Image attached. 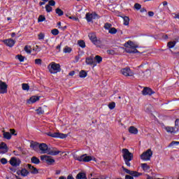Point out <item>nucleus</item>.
Instances as JSON below:
<instances>
[{
  "label": "nucleus",
  "mask_w": 179,
  "mask_h": 179,
  "mask_svg": "<svg viewBox=\"0 0 179 179\" xmlns=\"http://www.w3.org/2000/svg\"><path fill=\"white\" fill-rule=\"evenodd\" d=\"M45 8L48 13H50V12H52V7H51V6L47 4Z\"/></svg>",
  "instance_id": "nucleus-40"
},
{
  "label": "nucleus",
  "mask_w": 179,
  "mask_h": 179,
  "mask_svg": "<svg viewBox=\"0 0 179 179\" xmlns=\"http://www.w3.org/2000/svg\"><path fill=\"white\" fill-rule=\"evenodd\" d=\"M125 179H134V177H132L129 175H126L125 176Z\"/></svg>",
  "instance_id": "nucleus-61"
},
{
  "label": "nucleus",
  "mask_w": 179,
  "mask_h": 179,
  "mask_svg": "<svg viewBox=\"0 0 179 179\" xmlns=\"http://www.w3.org/2000/svg\"><path fill=\"white\" fill-rule=\"evenodd\" d=\"M175 40L176 41H170L168 43L167 46L169 47V48H173L176 45V44H177L179 40V38H175Z\"/></svg>",
  "instance_id": "nucleus-26"
},
{
  "label": "nucleus",
  "mask_w": 179,
  "mask_h": 179,
  "mask_svg": "<svg viewBox=\"0 0 179 179\" xmlns=\"http://www.w3.org/2000/svg\"><path fill=\"white\" fill-rule=\"evenodd\" d=\"M78 45L81 48H86V43L83 40H79L78 41Z\"/></svg>",
  "instance_id": "nucleus-31"
},
{
  "label": "nucleus",
  "mask_w": 179,
  "mask_h": 179,
  "mask_svg": "<svg viewBox=\"0 0 179 179\" xmlns=\"http://www.w3.org/2000/svg\"><path fill=\"white\" fill-rule=\"evenodd\" d=\"M174 127L178 131V129H179V119L176 120Z\"/></svg>",
  "instance_id": "nucleus-50"
},
{
  "label": "nucleus",
  "mask_w": 179,
  "mask_h": 179,
  "mask_svg": "<svg viewBox=\"0 0 179 179\" xmlns=\"http://www.w3.org/2000/svg\"><path fill=\"white\" fill-rule=\"evenodd\" d=\"M38 146V143L34 141L31 142L30 148H31V149H33L34 150H37Z\"/></svg>",
  "instance_id": "nucleus-30"
},
{
  "label": "nucleus",
  "mask_w": 179,
  "mask_h": 179,
  "mask_svg": "<svg viewBox=\"0 0 179 179\" xmlns=\"http://www.w3.org/2000/svg\"><path fill=\"white\" fill-rule=\"evenodd\" d=\"M141 167L144 171L149 170L150 169V166H149L148 164H142Z\"/></svg>",
  "instance_id": "nucleus-41"
},
{
  "label": "nucleus",
  "mask_w": 179,
  "mask_h": 179,
  "mask_svg": "<svg viewBox=\"0 0 179 179\" xmlns=\"http://www.w3.org/2000/svg\"><path fill=\"white\" fill-rule=\"evenodd\" d=\"M94 59L96 60L95 62H97V64H101V62H103V57L99 55H96L94 58Z\"/></svg>",
  "instance_id": "nucleus-33"
},
{
  "label": "nucleus",
  "mask_w": 179,
  "mask_h": 179,
  "mask_svg": "<svg viewBox=\"0 0 179 179\" xmlns=\"http://www.w3.org/2000/svg\"><path fill=\"white\" fill-rule=\"evenodd\" d=\"M93 19H99V15L96 13H92Z\"/></svg>",
  "instance_id": "nucleus-59"
},
{
  "label": "nucleus",
  "mask_w": 179,
  "mask_h": 179,
  "mask_svg": "<svg viewBox=\"0 0 179 179\" xmlns=\"http://www.w3.org/2000/svg\"><path fill=\"white\" fill-rule=\"evenodd\" d=\"M108 107H109L110 110H114V108H115V102H112V103H109Z\"/></svg>",
  "instance_id": "nucleus-48"
},
{
  "label": "nucleus",
  "mask_w": 179,
  "mask_h": 179,
  "mask_svg": "<svg viewBox=\"0 0 179 179\" xmlns=\"http://www.w3.org/2000/svg\"><path fill=\"white\" fill-rule=\"evenodd\" d=\"M75 160H78V162H87L92 161V156H87V155L84 154L81 156L74 155L73 156Z\"/></svg>",
  "instance_id": "nucleus-6"
},
{
  "label": "nucleus",
  "mask_w": 179,
  "mask_h": 179,
  "mask_svg": "<svg viewBox=\"0 0 179 179\" xmlns=\"http://www.w3.org/2000/svg\"><path fill=\"white\" fill-rule=\"evenodd\" d=\"M41 160H42V162H45L48 164H52V163H55V159H53L52 157L48 155H41Z\"/></svg>",
  "instance_id": "nucleus-11"
},
{
  "label": "nucleus",
  "mask_w": 179,
  "mask_h": 179,
  "mask_svg": "<svg viewBox=\"0 0 179 179\" xmlns=\"http://www.w3.org/2000/svg\"><path fill=\"white\" fill-rule=\"evenodd\" d=\"M144 111L145 113H153V111H155V108L152 104L148 103L144 106Z\"/></svg>",
  "instance_id": "nucleus-21"
},
{
  "label": "nucleus",
  "mask_w": 179,
  "mask_h": 179,
  "mask_svg": "<svg viewBox=\"0 0 179 179\" xmlns=\"http://www.w3.org/2000/svg\"><path fill=\"white\" fill-rule=\"evenodd\" d=\"M129 132L133 135H138V129L134 126H131L129 128Z\"/></svg>",
  "instance_id": "nucleus-25"
},
{
  "label": "nucleus",
  "mask_w": 179,
  "mask_h": 179,
  "mask_svg": "<svg viewBox=\"0 0 179 179\" xmlns=\"http://www.w3.org/2000/svg\"><path fill=\"white\" fill-rule=\"evenodd\" d=\"M44 20H45V16L41 15H39L38 18V22L40 23L41 22H44Z\"/></svg>",
  "instance_id": "nucleus-45"
},
{
  "label": "nucleus",
  "mask_w": 179,
  "mask_h": 179,
  "mask_svg": "<svg viewBox=\"0 0 179 179\" xmlns=\"http://www.w3.org/2000/svg\"><path fill=\"white\" fill-rule=\"evenodd\" d=\"M64 52H65V54H71V52H72V48L68 47V46H66L64 48Z\"/></svg>",
  "instance_id": "nucleus-37"
},
{
  "label": "nucleus",
  "mask_w": 179,
  "mask_h": 179,
  "mask_svg": "<svg viewBox=\"0 0 179 179\" xmlns=\"http://www.w3.org/2000/svg\"><path fill=\"white\" fill-rule=\"evenodd\" d=\"M22 90H27V91L30 90V86L29 85V84L23 83L22 84Z\"/></svg>",
  "instance_id": "nucleus-38"
},
{
  "label": "nucleus",
  "mask_w": 179,
  "mask_h": 179,
  "mask_svg": "<svg viewBox=\"0 0 179 179\" xmlns=\"http://www.w3.org/2000/svg\"><path fill=\"white\" fill-rule=\"evenodd\" d=\"M1 164H6V163H8V160L5 158H2L1 159Z\"/></svg>",
  "instance_id": "nucleus-57"
},
{
  "label": "nucleus",
  "mask_w": 179,
  "mask_h": 179,
  "mask_svg": "<svg viewBox=\"0 0 179 179\" xmlns=\"http://www.w3.org/2000/svg\"><path fill=\"white\" fill-rule=\"evenodd\" d=\"M10 132H6L5 131H3V136L5 139L9 140L10 139V138H12V135H17L16 134H15L16 131L14 129H10Z\"/></svg>",
  "instance_id": "nucleus-13"
},
{
  "label": "nucleus",
  "mask_w": 179,
  "mask_h": 179,
  "mask_svg": "<svg viewBox=\"0 0 179 179\" xmlns=\"http://www.w3.org/2000/svg\"><path fill=\"white\" fill-rule=\"evenodd\" d=\"M3 43L7 45V47H10V48H12L13 45H15L16 41L12 38H8L3 40Z\"/></svg>",
  "instance_id": "nucleus-18"
},
{
  "label": "nucleus",
  "mask_w": 179,
  "mask_h": 179,
  "mask_svg": "<svg viewBox=\"0 0 179 179\" xmlns=\"http://www.w3.org/2000/svg\"><path fill=\"white\" fill-rule=\"evenodd\" d=\"M165 131L168 132L169 134H177L178 132V130H177L173 127L167 126L164 127Z\"/></svg>",
  "instance_id": "nucleus-20"
},
{
  "label": "nucleus",
  "mask_w": 179,
  "mask_h": 179,
  "mask_svg": "<svg viewBox=\"0 0 179 179\" xmlns=\"http://www.w3.org/2000/svg\"><path fill=\"white\" fill-rule=\"evenodd\" d=\"M55 13H57V15H58V16L64 15V11L62 10H61V8H56Z\"/></svg>",
  "instance_id": "nucleus-36"
},
{
  "label": "nucleus",
  "mask_w": 179,
  "mask_h": 179,
  "mask_svg": "<svg viewBox=\"0 0 179 179\" xmlns=\"http://www.w3.org/2000/svg\"><path fill=\"white\" fill-rule=\"evenodd\" d=\"M16 57L20 62H24V57L22 56V55H17Z\"/></svg>",
  "instance_id": "nucleus-44"
},
{
  "label": "nucleus",
  "mask_w": 179,
  "mask_h": 179,
  "mask_svg": "<svg viewBox=\"0 0 179 179\" xmlns=\"http://www.w3.org/2000/svg\"><path fill=\"white\" fill-rule=\"evenodd\" d=\"M148 16H150V17L155 16V13L153 11H149Z\"/></svg>",
  "instance_id": "nucleus-60"
},
{
  "label": "nucleus",
  "mask_w": 179,
  "mask_h": 179,
  "mask_svg": "<svg viewBox=\"0 0 179 179\" xmlns=\"http://www.w3.org/2000/svg\"><path fill=\"white\" fill-rule=\"evenodd\" d=\"M85 64L90 65V66H97V62L94 59V57L90 56L85 58Z\"/></svg>",
  "instance_id": "nucleus-8"
},
{
  "label": "nucleus",
  "mask_w": 179,
  "mask_h": 179,
  "mask_svg": "<svg viewBox=\"0 0 179 179\" xmlns=\"http://www.w3.org/2000/svg\"><path fill=\"white\" fill-rule=\"evenodd\" d=\"M38 100H40V96H32L27 101V103H28V104H33V103H36V101H38Z\"/></svg>",
  "instance_id": "nucleus-22"
},
{
  "label": "nucleus",
  "mask_w": 179,
  "mask_h": 179,
  "mask_svg": "<svg viewBox=\"0 0 179 179\" xmlns=\"http://www.w3.org/2000/svg\"><path fill=\"white\" fill-rule=\"evenodd\" d=\"M50 6H55V1L54 0H50L48 1V4Z\"/></svg>",
  "instance_id": "nucleus-54"
},
{
  "label": "nucleus",
  "mask_w": 179,
  "mask_h": 179,
  "mask_svg": "<svg viewBox=\"0 0 179 179\" xmlns=\"http://www.w3.org/2000/svg\"><path fill=\"white\" fill-rule=\"evenodd\" d=\"M88 37L90 40V41H92V43L94 44V45H99V44H101V41L100 40L97 39V36H96V34L94 33H90L88 34Z\"/></svg>",
  "instance_id": "nucleus-9"
},
{
  "label": "nucleus",
  "mask_w": 179,
  "mask_h": 179,
  "mask_svg": "<svg viewBox=\"0 0 179 179\" xmlns=\"http://www.w3.org/2000/svg\"><path fill=\"white\" fill-rule=\"evenodd\" d=\"M37 112H38V113H44V108H43V107H39V108L37 109Z\"/></svg>",
  "instance_id": "nucleus-58"
},
{
  "label": "nucleus",
  "mask_w": 179,
  "mask_h": 179,
  "mask_svg": "<svg viewBox=\"0 0 179 179\" xmlns=\"http://www.w3.org/2000/svg\"><path fill=\"white\" fill-rule=\"evenodd\" d=\"M20 173L22 177H27V176H29V171H27L26 169L21 170Z\"/></svg>",
  "instance_id": "nucleus-34"
},
{
  "label": "nucleus",
  "mask_w": 179,
  "mask_h": 179,
  "mask_svg": "<svg viewBox=\"0 0 179 179\" xmlns=\"http://www.w3.org/2000/svg\"><path fill=\"white\" fill-rule=\"evenodd\" d=\"M48 69L50 73H58V72H61V65L52 62L48 66Z\"/></svg>",
  "instance_id": "nucleus-3"
},
{
  "label": "nucleus",
  "mask_w": 179,
  "mask_h": 179,
  "mask_svg": "<svg viewBox=\"0 0 179 179\" xmlns=\"http://www.w3.org/2000/svg\"><path fill=\"white\" fill-rule=\"evenodd\" d=\"M47 2L45 1H40L39 2V6H43V5H45Z\"/></svg>",
  "instance_id": "nucleus-63"
},
{
  "label": "nucleus",
  "mask_w": 179,
  "mask_h": 179,
  "mask_svg": "<svg viewBox=\"0 0 179 179\" xmlns=\"http://www.w3.org/2000/svg\"><path fill=\"white\" fill-rule=\"evenodd\" d=\"M107 54H108L109 55H115L117 52L114 50H108Z\"/></svg>",
  "instance_id": "nucleus-47"
},
{
  "label": "nucleus",
  "mask_w": 179,
  "mask_h": 179,
  "mask_svg": "<svg viewBox=\"0 0 179 179\" xmlns=\"http://www.w3.org/2000/svg\"><path fill=\"white\" fill-rule=\"evenodd\" d=\"M124 46L126 48H132V50H127V52L128 54H138L139 53V50H138L136 48H139V45L137 44H135L134 41H128L124 44Z\"/></svg>",
  "instance_id": "nucleus-2"
},
{
  "label": "nucleus",
  "mask_w": 179,
  "mask_h": 179,
  "mask_svg": "<svg viewBox=\"0 0 179 179\" xmlns=\"http://www.w3.org/2000/svg\"><path fill=\"white\" fill-rule=\"evenodd\" d=\"M59 153H61V151L54 148H48V152H46L47 155H50V156H57Z\"/></svg>",
  "instance_id": "nucleus-15"
},
{
  "label": "nucleus",
  "mask_w": 179,
  "mask_h": 179,
  "mask_svg": "<svg viewBox=\"0 0 179 179\" xmlns=\"http://www.w3.org/2000/svg\"><path fill=\"white\" fill-rule=\"evenodd\" d=\"M134 8H135V9H136L137 10H139L140 9H141L142 6H141V4H139V3H136L134 4Z\"/></svg>",
  "instance_id": "nucleus-51"
},
{
  "label": "nucleus",
  "mask_w": 179,
  "mask_h": 179,
  "mask_svg": "<svg viewBox=\"0 0 179 179\" xmlns=\"http://www.w3.org/2000/svg\"><path fill=\"white\" fill-rule=\"evenodd\" d=\"M174 145H179V141H172V142L169 144V146H174Z\"/></svg>",
  "instance_id": "nucleus-56"
},
{
  "label": "nucleus",
  "mask_w": 179,
  "mask_h": 179,
  "mask_svg": "<svg viewBox=\"0 0 179 179\" xmlns=\"http://www.w3.org/2000/svg\"><path fill=\"white\" fill-rule=\"evenodd\" d=\"M122 169L123 171H124V173H126L127 174H129L130 176H132L133 177H139V176H142V173H138L137 171H131V170L125 168L124 166H122Z\"/></svg>",
  "instance_id": "nucleus-10"
},
{
  "label": "nucleus",
  "mask_w": 179,
  "mask_h": 179,
  "mask_svg": "<svg viewBox=\"0 0 179 179\" xmlns=\"http://www.w3.org/2000/svg\"><path fill=\"white\" fill-rule=\"evenodd\" d=\"M42 62H43V60H41V59H35L36 65H41Z\"/></svg>",
  "instance_id": "nucleus-52"
},
{
  "label": "nucleus",
  "mask_w": 179,
  "mask_h": 179,
  "mask_svg": "<svg viewBox=\"0 0 179 179\" xmlns=\"http://www.w3.org/2000/svg\"><path fill=\"white\" fill-rule=\"evenodd\" d=\"M150 75H152V71H150L149 69H147L145 71H139L137 73L138 78L141 79V80H146V79H148Z\"/></svg>",
  "instance_id": "nucleus-5"
},
{
  "label": "nucleus",
  "mask_w": 179,
  "mask_h": 179,
  "mask_svg": "<svg viewBox=\"0 0 179 179\" xmlns=\"http://www.w3.org/2000/svg\"><path fill=\"white\" fill-rule=\"evenodd\" d=\"M142 94L143 96H152V94H155V92L151 88L145 87L142 90Z\"/></svg>",
  "instance_id": "nucleus-17"
},
{
  "label": "nucleus",
  "mask_w": 179,
  "mask_h": 179,
  "mask_svg": "<svg viewBox=\"0 0 179 179\" xmlns=\"http://www.w3.org/2000/svg\"><path fill=\"white\" fill-rule=\"evenodd\" d=\"M67 179H75V178H73V176L72 175H69L67 176Z\"/></svg>",
  "instance_id": "nucleus-64"
},
{
  "label": "nucleus",
  "mask_w": 179,
  "mask_h": 179,
  "mask_svg": "<svg viewBox=\"0 0 179 179\" xmlns=\"http://www.w3.org/2000/svg\"><path fill=\"white\" fill-rule=\"evenodd\" d=\"M69 75V76H73V75H75V71H70Z\"/></svg>",
  "instance_id": "nucleus-62"
},
{
  "label": "nucleus",
  "mask_w": 179,
  "mask_h": 179,
  "mask_svg": "<svg viewBox=\"0 0 179 179\" xmlns=\"http://www.w3.org/2000/svg\"><path fill=\"white\" fill-rule=\"evenodd\" d=\"M122 152L126 166H127V167H131L130 162H131L132 159H134V154L130 152L127 148H123L122 150Z\"/></svg>",
  "instance_id": "nucleus-1"
},
{
  "label": "nucleus",
  "mask_w": 179,
  "mask_h": 179,
  "mask_svg": "<svg viewBox=\"0 0 179 179\" xmlns=\"http://www.w3.org/2000/svg\"><path fill=\"white\" fill-rule=\"evenodd\" d=\"M80 78H86L87 76V72L85 70H81L79 73Z\"/></svg>",
  "instance_id": "nucleus-35"
},
{
  "label": "nucleus",
  "mask_w": 179,
  "mask_h": 179,
  "mask_svg": "<svg viewBox=\"0 0 179 179\" xmlns=\"http://www.w3.org/2000/svg\"><path fill=\"white\" fill-rule=\"evenodd\" d=\"M152 156H153V152L152 151L151 149H148L145 152H143L140 156V157L141 160L148 162L150 160V159L152 158Z\"/></svg>",
  "instance_id": "nucleus-4"
},
{
  "label": "nucleus",
  "mask_w": 179,
  "mask_h": 179,
  "mask_svg": "<svg viewBox=\"0 0 179 179\" xmlns=\"http://www.w3.org/2000/svg\"><path fill=\"white\" fill-rule=\"evenodd\" d=\"M8 152V146H6V143H1L0 144V153H7Z\"/></svg>",
  "instance_id": "nucleus-23"
},
{
  "label": "nucleus",
  "mask_w": 179,
  "mask_h": 179,
  "mask_svg": "<svg viewBox=\"0 0 179 179\" xmlns=\"http://www.w3.org/2000/svg\"><path fill=\"white\" fill-rule=\"evenodd\" d=\"M24 50L27 54H31V50H30V46L26 45Z\"/></svg>",
  "instance_id": "nucleus-42"
},
{
  "label": "nucleus",
  "mask_w": 179,
  "mask_h": 179,
  "mask_svg": "<svg viewBox=\"0 0 179 179\" xmlns=\"http://www.w3.org/2000/svg\"><path fill=\"white\" fill-rule=\"evenodd\" d=\"M120 72L124 76H134V72H132L129 67L122 69Z\"/></svg>",
  "instance_id": "nucleus-12"
},
{
  "label": "nucleus",
  "mask_w": 179,
  "mask_h": 179,
  "mask_svg": "<svg viewBox=\"0 0 179 179\" xmlns=\"http://www.w3.org/2000/svg\"><path fill=\"white\" fill-rule=\"evenodd\" d=\"M27 166L31 174H38V169H37V168L31 166V164H27Z\"/></svg>",
  "instance_id": "nucleus-24"
},
{
  "label": "nucleus",
  "mask_w": 179,
  "mask_h": 179,
  "mask_svg": "<svg viewBox=\"0 0 179 179\" xmlns=\"http://www.w3.org/2000/svg\"><path fill=\"white\" fill-rule=\"evenodd\" d=\"M31 163H34V164H40V159L37 158L36 157H32L31 158Z\"/></svg>",
  "instance_id": "nucleus-32"
},
{
  "label": "nucleus",
  "mask_w": 179,
  "mask_h": 179,
  "mask_svg": "<svg viewBox=\"0 0 179 179\" xmlns=\"http://www.w3.org/2000/svg\"><path fill=\"white\" fill-rule=\"evenodd\" d=\"M45 37V34H44V33L41 32L38 35V40H44Z\"/></svg>",
  "instance_id": "nucleus-46"
},
{
  "label": "nucleus",
  "mask_w": 179,
  "mask_h": 179,
  "mask_svg": "<svg viewBox=\"0 0 179 179\" xmlns=\"http://www.w3.org/2000/svg\"><path fill=\"white\" fill-rule=\"evenodd\" d=\"M9 163L13 167H17V166L20 165L21 162L20 159H19V158L11 157V159L9 161Z\"/></svg>",
  "instance_id": "nucleus-16"
},
{
  "label": "nucleus",
  "mask_w": 179,
  "mask_h": 179,
  "mask_svg": "<svg viewBox=\"0 0 179 179\" xmlns=\"http://www.w3.org/2000/svg\"><path fill=\"white\" fill-rule=\"evenodd\" d=\"M85 19L88 22H93V13H87L85 15Z\"/></svg>",
  "instance_id": "nucleus-27"
},
{
  "label": "nucleus",
  "mask_w": 179,
  "mask_h": 179,
  "mask_svg": "<svg viewBox=\"0 0 179 179\" xmlns=\"http://www.w3.org/2000/svg\"><path fill=\"white\" fill-rule=\"evenodd\" d=\"M69 18L71 19V20H74V22H79V18L78 17L70 16Z\"/></svg>",
  "instance_id": "nucleus-55"
},
{
  "label": "nucleus",
  "mask_w": 179,
  "mask_h": 179,
  "mask_svg": "<svg viewBox=\"0 0 179 179\" xmlns=\"http://www.w3.org/2000/svg\"><path fill=\"white\" fill-rule=\"evenodd\" d=\"M34 51H36V52H40L41 51V48H40V46L38 45H36L34 48Z\"/></svg>",
  "instance_id": "nucleus-53"
},
{
  "label": "nucleus",
  "mask_w": 179,
  "mask_h": 179,
  "mask_svg": "<svg viewBox=\"0 0 179 179\" xmlns=\"http://www.w3.org/2000/svg\"><path fill=\"white\" fill-rule=\"evenodd\" d=\"M53 36H58L59 34V31L57 29H54L51 31Z\"/></svg>",
  "instance_id": "nucleus-43"
},
{
  "label": "nucleus",
  "mask_w": 179,
  "mask_h": 179,
  "mask_svg": "<svg viewBox=\"0 0 179 179\" xmlns=\"http://www.w3.org/2000/svg\"><path fill=\"white\" fill-rule=\"evenodd\" d=\"M38 148L41 150V153H42L43 155L44 154H47L48 152V145H47V144L43 143H41L39 145H38Z\"/></svg>",
  "instance_id": "nucleus-19"
},
{
  "label": "nucleus",
  "mask_w": 179,
  "mask_h": 179,
  "mask_svg": "<svg viewBox=\"0 0 179 179\" xmlns=\"http://www.w3.org/2000/svg\"><path fill=\"white\" fill-rule=\"evenodd\" d=\"M5 93H8V85H6V83L0 80V94H5Z\"/></svg>",
  "instance_id": "nucleus-14"
},
{
  "label": "nucleus",
  "mask_w": 179,
  "mask_h": 179,
  "mask_svg": "<svg viewBox=\"0 0 179 179\" xmlns=\"http://www.w3.org/2000/svg\"><path fill=\"white\" fill-rule=\"evenodd\" d=\"M76 179H87V178L86 177V173H79L77 174Z\"/></svg>",
  "instance_id": "nucleus-28"
},
{
  "label": "nucleus",
  "mask_w": 179,
  "mask_h": 179,
  "mask_svg": "<svg viewBox=\"0 0 179 179\" xmlns=\"http://www.w3.org/2000/svg\"><path fill=\"white\" fill-rule=\"evenodd\" d=\"M117 31H118L117 30V29H115V27H111L109 31H108V33L110 34H117Z\"/></svg>",
  "instance_id": "nucleus-39"
},
{
  "label": "nucleus",
  "mask_w": 179,
  "mask_h": 179,
  "mask_svg": "<svg viewBox=\"0 0 179 179\" xmlns=\"http://www.w3.org/2000/svg\"><path fill=\"white\" fill-rule=\"evenodd\" d=\"M111 24L106 22L104 25V29H106V30H110L111 29Z\"/></svg>",
  "instance_id": "nucleus-49"
},
{
  "label": "nucleus",
  "mask_w": 179,
  "mask_h": 179,
  "mask_svg": "<svg viewBox=\"0 0 179 179\" xmlns=\"http://www.w3.org/2000/svg\"><path fill=\"white\" fill-rule=\"evenodd\" d=\"M48 136H51V138H60V139H65L68 136L67 134L59 133V132H55L51 133L48 132L47 133Z\"/></svg>",
  "instance_id": "nucleus-7"
},
{
  "label": "nucleus",
  "mask_w": 179,
  "mask_h": 179,
  "mask_svg": "<svg viewBox=\"0 0 179 179\" xmlns=\"http://www.w3.org/2000/svg\"><path fill=\"white\" fill-rule=\"evenodd\" d=\"M123 19V24L124 26H129V17L128 16H122L121 17Z\"/></svg>",
  "instance_id": "nucleus-29"
}]
</instances>
